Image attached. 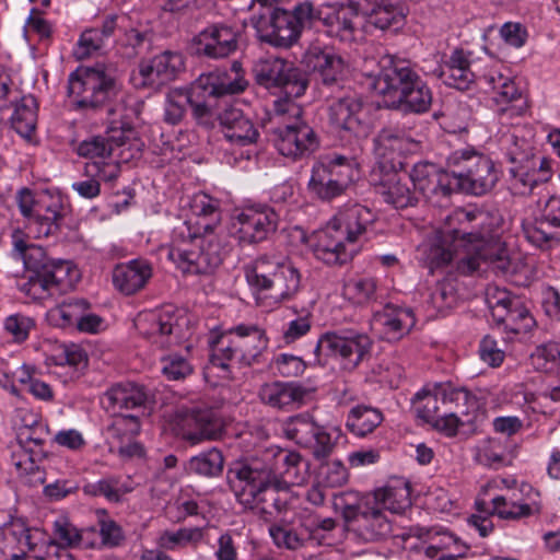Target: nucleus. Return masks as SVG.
<instances>
[{"mask_svg":"<svg viewBox=\"0 0 560 560\" xmlns=\"http://www.w3.org/2000/svg\"><path fill=\"white\" fill-rule=\"evenodd\" d=\"M383 421L382 412L373 407L358 405L350 409L346 427L358 436H365Z\"/></svg>","mask_w":560,"mask_h":560,"instance_id":"48","label":"nucleus"},{"mask_svg":"<svg viewBox=\"0 0 560 560\" xmlns=\"http://www.w3.org/2000/svg\"><path fill=\"white\" fill-rule=\"evenodd\" d=\"M191 102V91L188 89H172L165 96L163 120L172 126L178 125L185 117Z\"/></svg>","mask_w":560,"mask_h":560,"instance_id":"55","label":"nucleus"},{"mask_svg":"<svg viewBox=\"0 0 560 560\" xmlns=\"http://www.w3.org/2000/svg\"><path fill=\"white\" fill-rule=\"evenodd\" d=\"M377 213L359 202H347L331 218L330 222L347 236L348 244H355L373 230Z\"/></svg>","mask_w":560,"mask_h":560,"instance_id":"29","label":"nucleus"},{"mask_svg":"<svg viewBox=\"0 0 560 560\" xmlns=\"http://www.w3.org/2000/svg\"><path fill=\"white\" fill-rule=\"evenodd\" d=\"M374 154L383 168L396 170L401 166L400 156L415 150L418 142L411 132L396 126L384 127L373 140Z\"/></svg>","mask_w":560,"mask_h":560,"instance_id":"25","label":"nucleus"},{"mask_svg":"<svg viewBox=\"0 0 560 560\" xmlns=\"http://www.w3.org/2000/svg\"><path fill=\"white\" fill-rule=\"evenodd\" d=\"M43 275L58 293L73 290L81 278L80 271L72 260L58 258H50Z\"/></svg>","mask_w":560,"mask_h":560,"instance_id":"40","label":"nucleus"},{"mask_svg":"<svg viewBox=\"0 0 560 560\" xmlns=\"http://www.w3.org/2000/svg\"><path fill=\"white\" fill-rule=\"evenodd\" d=\"M521 299L505 289L489 287L486 292V302L491 311L493 319H502L506 311L512 307L515 301Z\"/></svg>","mask_w":560,"mask_h":560,"instance_id":"62","label":"nucleus"},{"mask_svg":"<svg viewBox=\"0 0 560 560\" xmlns=\"http://www.w3.org/2000/svg\"><path fill=\"white\" fill-rule=\"evenodd\" d=\"M457 299L455 281L453 279H443L429 289L425 303L432 311L441 313L453 307Z\"/></svg>","mask_w":560,"mask_h":560,"instance_id":"52","label":"nucleus"},{"mask_svg":"<svg viewBox=\"0 0 560 560\" xmlns=\"http://www.w3.org/2000/svg\"><path fill=\"white\" fill-rule=\"evenodd\" d=\"M446 233L454 242L474 245V249L483 246L498 237L503 224V217L498 210H466L457 208L444 219Z\"/></svg>","mask_w":560,"mask_h":560,"instance_id":"11","label":"nucleus"},{"mask_svg":"<svg viewBox=\"0 0 560 560\" xmlns=\"http://www.w3.org/2000/svg\"><path fill=\"white\" fill-rule=\"evenodd\" d=\"M357 174V162L353 158L331 153L312 166L307 190L318 200L330 201L346 191Z\"/></svg>","mask_w":560,"mask_h":560,"instance_id":"12","label":"nucleus"},{"mask_svg":"<svg viewBox=\"0 0 560 560\" xmlns=\"http://www.w3.org/2000/svg\"><path fill=\"white\" fill-rule=\"evenodd\" d=\"M549 228L559 229L560 218L548 211L534 225L525 229V236L535 246L539 248H549L553 242L558 241L557 235L549 231Z\"/></svg>","mask_w":560,"mask_h":560,"instance_id":"53","label":"nucleus"},{"mask_svg":"<svg viewBox=\"0 0 560 560\" xmlns=\"http://www.w3.org/2000/svg\"><path fill=\"white\" fill-rule=\"evenodd\" d=\"M187 319L179 315L173 306L141 315L136 326L139 332L159 348H171L180 345L186 332Z\"/></svg>","mask_w":560,"mask_h":560,"instance_id":"17","label":"nucleus"},{"mask_svg":"<svg viewBox=\"0 0 560 560\" xmlns=\"http://www.w3.org/2000/svg\"><path fill=\"white\" fill-rule=\"evenodd\" d=\"M266 12L252 16V23L262 42L275 47L289 48L295 44L302 31L322 19V10L311 1L298 3L292 11L268 7Z\"/></svg>","mask_w":560,"mask_h":560,"instance_id":"6","label":"nucleus"},{"mask_svg":"<svg viewBox=\"0 0 560 560\" xmlns=\"http://www.w3.org/2000/svg\"><path fill=\"white\" fill-rule=\"evenodd\" d=\"M359 18L360 15L346 3L341 4L334 14H327L325 16L322 14V19H316V21H323L324 24L328 26V33L330 35L347 42L354 38Z\"/></svg>","mask_w":560,"mask_h":560,"instance_id":"42","label":"nucleus"},{"mask_svg":"<svg viewBox=\"0 0 560 560\" xmlns=\"http://www.w3.org/2000/svg\"><path fill=\"white\" fill-rule=\"evenodd\" d=\"M308 463L296 451L271 446L259 456L234 463L226 478L238 504L267 523L288 509V492L307 479Z\"/></svg>","mask_w":560,"mask_h":560,"instance_id":"1","label":"nucleus"},{"mask_svg":"<svg viewBox=\"0 0 560 560\" xmlns=\"http://www.w3.org/2000/svg\"><path fill=\"white\" fill-rule=\"evenodd\" d=\"M441 399L438 396V384H435L432 390L417 393L412 401L419 418L428 423H432L436 429L444 431L448 435H455L460 424V419L456 416V411L451 408L444 410Z\"/></svg>","mask_w":560,"mask_h":560,"instance_id":"31","label":"nucleus"},{"mask_svg":"<svg viewBox=\"0 0 560 560\" xmlns=\"http://www.w3.org/2000/svg\"><path fill=\"white\" fill-rule=\"evenodd\" d=\"M182 418L180 433L190 445L203 441H214L222 436L224 424L211 408H190L179 411Z\"/></svg>","mask_w":560,"mask_h":560,"instance_id":"24","label":"nucleus"},{"mask_svg":"<svg viewBox=\"0 0 560 560\" xmlns=\"http://www.w3.org/2000/svg\"><path fill=\"white\" fill-rule=\"evenodd\" d=\"M408 177L417 195H422L428 201H433L434 198L447 199L454 192L455 179L448 167L443 170L433 163L420 162L413 165ZM441 201L438 199L436 203L440 205Z\"/></svg>","mask_w":560,"mask_h":560,"instance_id":"23","label":"nucleus"},{"mask_svg":"<svg viewBox=\"0 0 560 560\" xmlns=\"http://www.w3.org/2000/svg\"><path fill=\"white\" fill-rule=\"evenodd\" d=\"M340 229L329 221L325 229L314 234L311 248L318 260L330 266H341L349 262L355 253Z\"/></svg>","mask_w":560,"mask_h":560,"instance_id":"30","label":"nucleus"},{"mask_svg":"<svg viewBox=\"0 0 560 560\" xmlns=\"http://www.w3.org/2000/svg\"><path fill=\"white\" fill-rule=\"evenodd\" d=\"M280 428L285 439L308 450L317 460L331 455L336 440L340 435L339 429L319 424L308 411L288 417L281 422Z\"/></svg>","mask_w":560,"mask_h":560,"instance_id":"13","label":"nucleus"},{"mask_svg":"<svg viewBox=\"0 0 560 560\" xmlns=\"http://www.w3.org/2000/svg\"><path fill=\"white\" fill-rule=\"evenodd\" d=\"M105 40V23L101 27L85 30L74 49L73 55L77 59L83 60L102 49Z\"/></svg>","mask_w":560,"mask_h":560,"instance_id":"58","label":"nucleus"},{"mask_svg":"<svg viewBox=\"0 0 560 560\" xmlns=\"http://www.w3.org/2000/svg\"><path fill=\"white\" fill-rule=\"evenodd\" d=\"M160 365L161 373L167 381H183L194 372L190 362L178 353L162 355Z\"/></svg>","mask_w":560,"mask_h":560,"instance_id":"59","label":"nucleus"},{"mask_svg":"<svg viewBox=\"0 0 560 560\" xmlns=\"http://www.w3.org/2000/svg\"><path fill=\"white\" fill-rule=\"evenodd\" d=\"M200 527H182L177 530H164L158 538V546L164 550H179L189 545H196L202 539Z\"/></svg>","mask_w":560,"mask_h":560,"instance_id":"54","label":"nucleus"},{"mask_svg":"<svg viewBox=\"0 0 560 560\" xmlns=\"http://www.w3.org/2000/svg\"><path fill=\"white\" fill-rule=\"evenodd\" d=\"M256 82L268 89H277L285 96L300 97L308 85L306 74L293 62L278 57L257 60L253 66Z\"/></svg>","mask_w":560,"mask_h":560,"instance_id":"15","label":"nucleus"},{"mask_svg":"<svg viewBox=\"0 0 560 560\" xmlns=\"http://www.w3.org/2000/svg\"><path fill=\"white\" fill-rule=\"evenodd\" d=\"M150 38L145 33L137 30L125 31L121 36L116 39L115 49L122 58L131 59L140 52V48Z\"/></svg>","mask_w":560,"mask_h":560,"instance_id":"64","label":"nucleus"},{"mask_svg":"<svg viewBox=\"0 0 560 560\" xmlns=\"http://www.w3.org/2000/svg\"><path fill=\"white\" fill-rule=\"evenodd\" d=\"M77 153L80 156L92 160L85 165L89 175H98L104 178L105 170V138L102 136H92L79 143Z\"/></svg>","mask_w":560,"mask_h":560,"instance_id":"50","label":"nucleus"},{"mask_svg":"<svg viewBox=\"0 0 560 560\" xmlns=\"http://www.w3.org/2000/svg\"><path fill=\"white\" fill-rule=\"evenodd\" d=\"M38 105L33 95H24L14 106L12 128L22 137L30 138L37 124Z\"/></svg>","mask_w":560,"mask_h":560,"instance_id":"46","label":"nucleus"},{"mask_svg":"<svg viewBox=\"0 0 560 560\" xmlns=\"http://www.w3.org/2000/svg\"><path fill=\"white\" fill-rule=\"evenodd\" d=\"M241 65L234 62L232 70L234 75L226 71L214 70L203 73L191 84V102L189 107L191 115L198 125L205 127L213 126L215 113L211 98H219L228 95L240 94L245 91L248 82L238 73Z\"/></svg>","mask_w":560,"mask_h":560,"instance_id":"9","label":"nucleus"},{"mask_svg":"<svg viewBox=\"0 0 560 560\" xmlns=\"http://www.w3.org/2000/svg\"><path fill=\"white\" fill-rule=\"evenodd\" d=\"M495 322L513 334H526L535 325L534 317L522 300L515 301L512 307L506 311V315H503L502 319H495Z\"/></svg>","mask_w":560,"mask_h":560,"instance_id":"56","label":"nucleus"},{"mask_svg":"<svg viewBox=\"0 0 560 560\" xmlns=\"http://www.w3.org/2000/svg\"><path fill=\"white\" fill-rule=\"evenodd\" d=\"M285 259V257L265 254L257 257L252 265L245 267L246 281L257 295L258 303L261 296L267 298V293L276 281Z\"/></svg>","mask_w":560,"mask_h":560,"instance_id":"34","label":"nucleus"},{"mask_svg":"<svg viewBox=\"0 0 560 560\" xmlns=\"http://www.w3.org/2000/svg\"><path fill=\"white\" fill-rule=\"evenodd\" d=\"M372 340L365 334L325 332L316 341L314 364L326 365L329 358L340 359L346 369H354L370 354Z\"/></svg>","mask_w":560,"mask_h":560,"instance_id":"14","label":"nucleus"},{"mask_svg":"<svg viewBox=\"0 0 560 560\" xmlns=\"http://www.w3.org/2000/svg\"><path fill=\"white\" fill-rule=\"evenodd\" d=\"M90 310V303L85 299H68L51 307L47 312L48 323L58 328L74 329L82 312Z\"/></svg>","mask_w":560,"mask_h":560,"instance_id":"43","label":"nucleus"},{"mask_svg":"<svg viewBox=\"0 0 560 560\" xmlns=\"http://www.w3.org/2000/svg\"><path fill=\"white\" fill-rule=\"evenodd\" d=\"M108 429L117 442H130L140 432V421L135 415L115 413Z\"/></svg>","mask_w":560,"mask_h":560,"instance_id":"61","label":"nucleus"},{"mask_svg":"<svg viewBox=\"0 0 560 560\" xmlns=\"http://www.w3.org/2000/svg\"><path fill=\"white\" fill-rule=\"evenodd\" d=\"M380 500H375L369 509L358 514L345 528L352 540L359 544L376 542L392 534V521L387 517Z\"/></svg>","mask_w":560,"mask_h":560,"instance_id":"26","label":"nucleus"},{"mask_svg":"<svg viewBox=\"0 0 560 560\" xmlns=\"http://www.w3.org/2000/svg\"><path fill=\"white\" fill-rule=\"evenodd\" d=\"M308 390L295 382L272 381L264 383L258 390L260 401L273 409L291 410L301 406Z\"/></svg>","mask_w":560,"mask_h":560,"instance_id":"33","label":"nucleus"},{"mask_svg":"<svg viewBox=\"0 0 560 560\" xmlns=\"http://www.w3.org/2000/svg\"><path fill=\"white\" fill-rule=\"evenodd\" d=\"M68 95L77 100L79 108H101L105 103V66L82 67L71 72Z\"/></svg>","mask_w":560,"mask_h":560,"instance_id":"20","label":"nucleus"},{"mask_svg":"<svg viewBox=\"0 0 560 560\" xmlns=\"http://www.w3.org/2000/svg\"><path fill=\"white\" fill-rule=\"evenodd\" d=\"M279 214L268 205L256 203L243 208L235 215L236 235L243 244H258L275 234Z\"/></svg>","mask_w":560,"mask_h":560,"instance_id":"19","label":"nucleus"},{"mask_svg":"<svg viewBox=\"0 0 560 560\" xmlns=\"http://www.w3.org/2000/svg\"><path fill=\"white\" fill-rule=\"evenodd\" d=\"M16 203L26 220L28 234L34 238L57 236L69 213V207L59 194L43 191L34 195L28 188L16 192Z\"/></svg>","mask_w":560,"mask_h":560,"instance_id":"8","label":"nucleus"},{"mask_svg":"<svg viewBox=\"0 0 560 560\" xmlns=\"http://www.w3.org/2000/svg\"><path fill=\"white\" fill-rule=\"evenodd\" d=\"M305 67L324 86H338L347 75V63L332 47L311 44L303 55Z\"/></svg>","mask_w":560,"mask_h":560,"instance_id":"22","label":"nucleus"},{"mask_svg":"<svg viewBox=\"0 0 560 560\" xmlns=\"http://www.w3.org/2000/svg\"><path fill=\"white\" fill-rule=\"evenodd\" d=\"M226 253L222 237L205 233L199 225L179 221L173 228L168 258L185 273H210L222 264Z\"/></svg>","mask_w":560,"mask_h":560,"instance_id":"4","label":"nucleus"},{"mask_svg":"<svg viewBox=\"0 0 560 560\" xmlns=\"http://www.w3.org/2000/svg\"><path fill=\"white\" fill-rule=\"evenodd\" d=\"M373 324L380 328L383 339L397 341L409 334L416 325V318L410 308L387 304L374 314Z\"/></svg>","mask_w":560,"mask_h":560,"instance_id":"35","label":"nucleus"},{"mask_svg":"<svg viewBox=\"0 0 560 560\" xmlns=\"http://www.w3.org/2000/svg\"><path fill=\"white\" fill-rule=\"evenodd\" d=\"M210 345L211 365L221 369L224 377L233 378V368H250L261 363L269 339L260 326L240 324L218 336Z\"/></svg>","mask_w":560,"mask_h":560,"instance_id":"5","label":"nucleus"},{"mask_svg":"<svg viewBox=\"0 0 560 560\" xmlns=\"http://www.w3.org/2000/svg\"><path fill=\"white\" fill-rule=\"evenodd\" d=\"M301 287V275L298 268L287 258L278 272L277 279L267 293V298L276 303L291 299Z\"/></svg>","mask_w":560,"mask_h":560,"instance_id":"44","label":"nucleus"},{"mask_svg":"<svg viewBox=\"0 0 560 560\" xmlns=\"http://www.w3.org/2000/svg\"><path fill=\"white\" fill-rule=\"evenodd\" d=\"M444 84L459 91L469 90L477 83L486 93H491L492 101L500 114L510 112L511 115H520L521 106L513 105L522 100V92L514 80L498 70H489L480 75L471 69L470 52L463 49H454L448 58L433 72Z\"/></svg>","mask_w":560,"mask_h":560,"instance_id":"3","label":"nucleus"},{"mask_svg":"<svg viewBox=\"0 0 560 560\" xmlns=\"http://www.w3.org/2000/svg\"><path fill=\"white\" fill-rule=\"evenodd\" d=\"M184 70V55L175 50H164L152 59L140 62L139 85L158 90L175 80Z\"/></svg>","mask_w":560,"mask_h":560,"instance_id":"27","label":"nucleus"},{"mask_svg":"<svg viewBox=\"0 0 560 560\" xmlns=\"http://www.w3.org/2000/svg\"><path fill=\"white\" fill-rule=\"evenodd\" d=\"M447 167L452 170L454 192L460 190L474 196H483L491 191L499 180L494 162L487 155L463 149L447 158Z\"/></svg>","mask_w":560,"mask_h":560,"instance_id":"10","label":"nucleus"},{"mask_svg":"<svg viewBox=\"0 0 560 560\" xmlns=\"http://www.w3.org/2000/svg\"><path fill=\"white\" fill-rule=\"evenodd\" d=\"M107 398L113 407L137 408L148 400V394L142 385L133 382H121L107 390Z\"/></svg>","mask_w":560,"mask_h":560,"instance_id":"45","label":"nucleus"},{"mask_svg":"<svg viewBox=\"0 0 560 560\" xmlns=\"http://www.w3.org/2000/svg\"><path fill=\"white\" fill-rule=\"evenodd\" d=\"M224 138L233 145L255 144L259 139L258 128L242 109L230 106L218 115Z\"/></svg>","mask_w":560,"mask_h":560,"instance_id":"32","label":"nucleus"},{"mask_svg":"<svg viewBox=\"0 0 560 560\" xmlns=\"http://www.w3.org/2000/svg\"><path fill=\"white\" fill-rule=\"evenodd\" d=\"M405 19L406 10L401 4L383 0L382 4L380 3L378 8H375L373 13L366 18V21L382 31H397L404 25Z\"/></svg>","mask_w":560,"mask_h":560,"instance_id":"47","label":"nucleus"},{"mask_svg":"<svg viewBox=\"0 0 560 560\" xmlns=\"http://www.w3.org/2000/svg\"><path fill=\"white\" fill-rule=\"evenodd\" d=\"M458 247L454 246L450 234L444 230V238L441 243L430 246L427 253V260L431 270L447 266L455 257Z\"/></svg>","mask_w":560,"mask_h":560,"instance_id":"63","label":"nucleus"},{"mask_svg":"<svg viewBox=\"0 0 560 560\" xmlns=\"http://www.w3.org/2000/svg\"><path fill=\"white\" fill-rule=\"evenodd\" d=\"M329 122L341 137H365L369 126L363 121L362 102L354 95H345L329 105Z\"/></svg>","mask_w":560,"mask_h":560,"instance_id":"28","label":"nucleus"},{"mask_svg":"<svg viewBox=\"0 0 560 560\" xmlns=\"http://www.w3.org/2000/svg\"><path fill=\"white\" fill-rule=\"evenodd\" d=\"M491 514H497L502 520H521L532 515H538L541 512L539 502L517 503L509 502L505 497L498 495L491 500Z\"/></svg>","mask_w":560,"mask_h":560,"instance_id":"51","label":"nucleus"},{"mask_svg":"<svg viewBox=\"0 0 560 560\" xmlns=\"http://www.w3.org/2000/svg\"><path fill=\"white\" fill-rule=\"evenodd\" d=\"M375 500H381L383 506L394 513H401L410 506L408 488H386L382 492H377L375 497L347 490L334 494L332 503L335 510L341 513L346 527L358 514L369 509V505Z\"/></svg>","mask_w":560,"mask_h":560,"instance_id":"18","label":"nucleus"},{"mask_svg":"<svg viewBox=\"0 0 560 560\" xmlns=\"http://www.w3.org/2000/svg\"><path fill=\"white\" fill-rule=\"evenodd\" d=\"M438 396L441 397V405L443 409L451 408L458 413L466 415L468 412V401L470 394L467 389L462 387H455L451 383L438 384Z\"/></svg>","mask_w":560,"mask_h":560,"instance_id":"57","label":"nucleus"},{"mask_svg":"<svg viewBox=\"0 0 560 560\" xmlns=\"http://www.w3.org/2000/svg\"><path fill=\"white\" fill-rule=\"evenodd\" d=\"M107 156L114 150L125 148L133 152H140L143 142L139 139L138 132L133 129V119L138 116V108L133 98L121 89V84L115 78L107 75Z\"/></svg>","mask_w":560,"mask_h":560,"instance_id":"7","label":"nucleus"},{"mask_svg":"<svg viewBox=\"0 0 560 560\" xmlns=\"http://www.w3.org/2000/svg\"><path fill=\"white\" fill-rule=\"evenodd\" d=\"M224 467V457L222 452L212 447L206 452L192 456L186 464L185 469L188 474L200 477L213 478L218 477Z\"/></svg>","mask_w":560,"mask_h":560,"instance_id":"49","label":"nucleus"},{"mask_svg":"<svg viewBox=\"0 0 560 560\" xmlns=\"http://www.w3.org/2000/svg\"><path fill=\"white\" fill-rule=\"evenodd\" d=\"M410 179L407 175L401 176L398 173H392L381 184L378 192L384 201L397 209L413 207L418 203V196L410 189Z\"/></svg>","mask_w":560,"mask_h":560,"instance_id":"38","label":"nucleus"},{"mask_svg":"<svg viewBox=\"0 0 560 560\" xmlns=\"http://www.w3.org/2000/svg\"><path fill=\"white\" fill-rule=\"evenodd\" d=\"M372 85L385 97L388 108L423 114L431 107L432 91L409 60L383 57Z\"/></svg>","mask_w":560,"mask_h":560,"instance_id":"2","label":"nucleus"},{"mask_svg":"<svg viewBox=\"0 0 560 560\" xmlns=\"http://www.w3.org/2000/svg\"><path fill=\"white\" fill-rule=\"evenodd\" d=\"M190 210L197 217L196 225L202 228L207 234H214V229L222 219L221 202L206 192H198L192 196Z\"/></svg>","mask_w":560,"mask_h":560,"instance_id":"41","label":"nucleus"},{"mask_svg":"<svg viewBox=\"0 0 560 560\" xmlns=\"http://www.w3.org/2000/svg\"><path fill=\"white\" fill-rule=\"evenodd\" d=\"M151 277L152 267L144 259L118 264L112 272L115 289L125 295H132L142 290Z\"/></svg>","mask_w":560,"mask_h":560,"instance_id":"36","label":"nucleus"},{"mask_svg":"<svg viewBox=\"0 0 560 560\" xmlns=\"http://www.w3.org/2000/svg\"><path fill=\"white\" fill-rule=\"evenodd\" d=\"M510 162L514 164L509 170L510 187L514 195L528 196L536 186L544 184V178L536 177L524 153L511 152Z\"/></svg>","mask_w":560,"mask_h":560,"instance_id":"39","label":"nucleus"},{"mask_svg":"<svg viewBox=\"0 0 560 560\" xmlns=\"http://www.w3.org/2000/svg\"><path fill=\"white\" fill-rule=\"evenodd\" d=\"M35 319L22 313L11 314L3 320L4 332L16 343H22L27 340L31 331L35 329Z\"/></svg>","mask_w":560,"mask_h":560,"instance_id":"60","label":"nucleus"},{"mask_svg":"<svg viewBox=\"0 0 560 560\" xmlns=\"http://www.w3.org/2000/svg\"><path fill=\"white\" fill-rule=\"evenodd\" d=\"M241 27L233 22L220 21L208 24L191 39L194 54L199 58L221 60L240 49Z\"/></svg>","mask_w":560,"mask_h":560,"instance_id":"16","label":"nucleus"},{"mask_svg":"<svg viewBox=\"0 0 560 560\" xmlns=\"http://www.w3.org/2000/svg\"><path fill=\"white\" fill-rule=\"evenodd\" d=\"M11 257L14 260L22 261L27 270L36 273H43L46 264L50 260L45 249L30 241V234H26L20 228L11 232Z\"/></svg>","mask_w":560,"mask_h":560,"instance_id":"37","label":"nucleus"},{"mask_svg":"<svg viewBox=\"0 0 560 560\" xmlns=\"http://www.w3.org/2000/svg\"><path fill=\"white\" fill-rule=\"evenodd\" d=\"M271 135L278 152L292 160L308 156L319 145L316 132L303 120L279 126L272 130Z\"/></svg>","mask_w":560,"mask_h":560,"instance_id":"21","label":"nucleus"}]
</instances>
